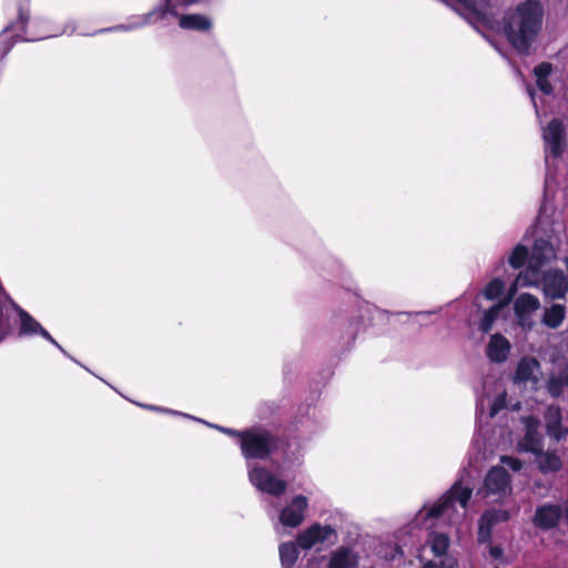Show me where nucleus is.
<instances>
[{
  "label": "nucleus",
  "mask_w": 568,
  "mask_h": 568,
  "mask_svg": "<svg viewBox=\"0 0 568 568\" xmlns=\"http://www.w3.org/2000/svg\"><path fill=\"white\" fill-rule=\"evenodd\" d=\"M545 9L540 0H524L503 17V31L519 54H529L544 24Z\"/></svg>",
  "instance_id": "1"
},
{
  "label": "nucleus",
  "mask_w": 568,
  "mask_h": 568,
  "mask_svg": "<svg viewBox=\"0 0 568 568\" xmlns=\"http://www.w3.org/2000/svg\"><path fill=\"white\" fill-rule=\"evenodd\" d=\"M287 446L285 436L274 434L264 426H253L246 428L241 453L245 459L266 460Z\"/></svg>",
  "instance_id": "2"
},
{
  "label": "nucleus",
  "mask_w": 568,
  "mask_h": 568,
  "mask_svg": "<svg viewBox=\"0 0 568 568\" xmlns=\"http://www.w3.org/2000/svg\"><path fill=\"white\" fill-rule=\"evenodd\" d=\"M551 245L545 240H536L529 254L526 271L519 273L516 282L521 286H530L535 284L540 275L541 267L547 263V253L550 252Z\"/></svg>",
  "instance_id": "3"
},
{
  "label": "nucleus",
  "mask_w": 568,
  "mask_h": 568,
  "mask_svg": "<svg viewBox=\"0 0 568 568\" xmlns=\"http://www.w3.org/2000/svg\"><path fill=\"white\" fill-rule=\"evenodd\" d=\"M7 300L10 303L12 310L17 314L20 321L18 335L20 337L23 336H33L40 335L49 343L54 345L58 349H60L63 354H67L64 348L52 337V335L26 310H23L19 304H17L10 295H7Z\"/></svg>",
  "instance_id": "4"
},
{
  "label": "nucleus",
  "mask_w": 568,
  "mask_h": 568,
  "mask_svg": "<svg viewBox=\"0 0 568 568\" xmlns=\"http://www.w3.org/2000/svg\"><path fill=\"white\" fill-rule=\"evenodd\" d=\"M510 519V513L503 508H489L485 510L478 519L477 542L480 545L489 544L493 538L494 528Z\"/></svg>",
  "instance_id": "5"
},
{
  "label": "nucleus",
  "mask_w": 568,
  "mask_h": 568,
  "mask_svg": "<svg viewBox=\"0 0 568 568\" xmlns=\"http://www.w3.org/2000/svg\"><path fill=\"white\" fill-rule=\"evenodd\" d=\"M251 483L261 491L278 497L286 490V483L275 477L264 467H255L250 474Z\"/></svg>",
  "instance_id": "6"
},
{
  "label": "nucleus",
  "mask_w": 568,
  "mask_h": 568,
  "mask_svg": "<svg viewBox=\"0 0 568 568\" xmlns=\"http://www.w3.org/2000/svg\"><path fill=\"white\" fill-rule=\"evenodd\" d=\"M332 537L334 538L332 541L333 544L337 538V532L331 525L322 526L320 523H315L305 530L298 532L296 542L300 548L310 550L316 544L328 541Z\"/></svg>",
  "instance_id": "7"
},
{
  "label": "nucleus",
  "mask_w": 568,
  "mask_h": 568,
  "mask_svg": "<svg viewBox=\"0 0 568 568\" xmlns=\"http://www.w3.org/2000/svg\"><path fill=\"white\" fill-rule=\"evenodd\" d=\"M562 518V507L559 504L545 503L536 507L531 523L535 528L548 531L558 527Z\"/></svg>",
  "instance_id": "8"
},
{
  "label": "nucleus",
  "mask_w": 568,
  "mask_h": 568,
  "mask_svg": "<svg viewBox=\"0 0 568 568\" xmlns=\"http://www.w3.org/2000/svg\"><path fill=\"white\" fill-rule=\"evenodd\" d=\"M546 148L554 159L560 158L565 152V126L560 119H552L542 131Z\"/></svg>",
  "instance_id": "9"
},
{
  "label": "nucleus",
  "mask_w": 568,
  "mask_h": 568,
  "mask_svg": "<svg viewBox=\"0 0 568 568\" xmlns=\"http://www.w3.org/2000/svg\"><path fill=\"white\" fill-rule=\"evenodd\" d=\"M539 420L537 417L530 415L525 418V435L518 442V447L521 452L542 454V438L538 433Z\"/></svg>",
  "instance_id": "10"
},
{
  "label": "nucleus",
  "mask_w": 568,
  "mask_h": 568,
  "mask_svg": "<svg viewBox=\"0 0 568 568\" xmlns=\"http://www.w3.org/2000/svg\"><path fill=\"white\" fill-rule=\"evenodd\" d=\"M308 507V500L304 495L295 496L291 504L280 513V521L283 526L296 528L305 519V511Z\"/></svg>",
  "instance_id": "11"
},
{
  "label": "nucleus",
  "mask_w": 568,
  "mask_h": 568,
  "mask_svg": "<svg viewBox=\"0 0 568 568\" xmlns=\"http://www.w3.org/2000/svg\"><path fill=\"white\" fill-rule=\"evenodd\" d=\"M484 486L488 494L506 495L511 489L510 475L504 467H493L485 477Z\"/></svg>",
  "instance_id": "12"
},
{
  "label": "nucleus",
  "mask_w": 568,
  "mask_h": 568,
  "mask_svg": "<svg viewBox=\"0 0 568 568\" xmlns=\"http://www.w3.org/2000/svg\"><path fill=\"white\" fill-rule=\"evenodd\" d=\"M30 0H18L16 3L18 19L12 21L4 30L6 31H14L19 37L29 41L41 39L42 37H34V34L28 32V23L30 21V10H29Z\"/></svg>",
  "instance_id": "13"
},
{
  "label": "nucleus",
  "mask_w": 568,
  "mask_h": 568,
  "mask_svg": "<svg viewBox=\"0 0 568 568\" xmlns=\"http://www.w3.org/2000/svg\"><path fill=\"white\" fill-rule=\"evenodd\" d=\"M544 292L552 300L565 297L568 292V280L562 271H551L544 275Z\"/></svg>",
  "instance_id": "14"
},
{
  "label": "nucleus",
  "mask_w": 568,
  "mask_h": 568,
  "mask_svg": "<svg viewBox=\"0 0 568 568\" xmlns=\"http://www.w3.org/2000/svg\"><path fill=\"white\" fill-rule=\"evenodd\" d=\"M546 432L556 440H561L568 435V428L562 426L561 409L559 406H549L545 413Z\"/></svg>",
  "instance_id": "15"
},
{
  "label": "nucleus",
  "mask_w": 568,
  "mask_h": 568,
  "mask_svg": "<svg viewBox=\"0 0 568 568\" xmlns=\"http://www.w3.org/2000/svg\"><path fill=\"white\" fill-rule=\"evenodd\" d=\"M510 348L509 341L504 335L496 333L490 336L486 355L494 363H503L507 359Z\"/></svg>",
  "instance_id": "16"
},
{
  "label": "nucleus",
  "mask_w": 568,
  "mask_h": 568,
  "mask_svg": "<svg viewBox=\"0 0 568 568\" xmlns=\"http://www.w3.org/2000/svg\"><path fill=\"white\" fill-rule=\"evenodd\" d=\"M357 557L347 547L335 550L328 561L327 568H356Z\"/></svg>",
  "instance_id": "17"
},
{
  "label": "nucleus",
  "mask_w": 568,
  "mask_h": 568,
  "mask_svg": "<svg viewBox=\"0 0 568 568\" xmlns=\"http://www.w3.org/2000/svg\"><path fill=\"white\" fill-rule=\"evenodd\" d=\"M551 72L552 64L547 61L539 63L532 70V73L536 77V85L545 95H550L554 92V88L548 80Z\"/></svg>",
  "instance_id": "18"
},
{
  "label": "nucleus",
  "mask_w": 568,
  "mask_h": 568,
  "mask_svg": "<svg viewBox=\"0 0 568 568\" xmlns=\"http://www.w3.org/2000/svg\"><path fill=\"white\" fill-rule=\"evenodd\" d=\"M473 489L468 486H463L462 480H456L452 487L445 493V496L452 504L458 503L463 508L468 506L471 498Z\"/></svg>",
  "instance_id": "19"
},
{
  "label": "nucleus",
  "mask_w": 568,
  "mask_h": 568,
  "mask_svg": "<svg viewBox=\"0 0 568 568\" xmlns=\"http://www.w3.org/2000/svg\"><path fill=\"white\" fill-rule=\"evenodd\" d=\"M179 26L185 30H196L206 32L211 30L212 22L207 17L203 14L193 13L181 16L179 20Z\"/></svg>",
  "instance_id": "20"
},
{
  "label": "nucleus",
  "mask_w": 568,
  "mask_h": 568,
  "mask_svg": "<svg viewBox=\"0 0 568 568\" xmlns=\"http://www.w3.org/2000/svg\"><path fill=\"white\" fill-rule=\"evenodd\" d=\"M539 366V363L534 357H523L516 367L515 382L527 383L534 378V372Z\"/></svg>",
  "instance_id": "21"
},
{
  "label": "nucleus",
  "mask_w": 568,
  "mask_h": 568,
  "mask_svg": "<svg viewBox=\"0 0 568 568\" xmlns=\"http://www.w3.org/2000/svg\"><path fill=\"white\" fill-rule=\"evenodd\" d=\"M539 306V300L530 293L520 294L514 303L515 313L519 317L537 311Z\"/></svg>",
  "instance_id": "22"
},
{
  "label": "nucleus",
  "mask_w": 568,
  "mask_h": 568,
  "mask_svg": "<svg viewBox=\"0 0 568 568\" xmlns=\"http://www.w3.org/2000/svg\"><path fill=\"white\" fill-rule=\"evenodd\" d=\"M565 316L566 307L561 304H552L545 308L541 321L547 327L556 329L562 324Z\"/></svg>",
  "instance_id": "23"
},
{
  "label": "nucleus",
  "mask_w": 568,
  "mask_h": 568,
  "mask_svg": "<svg viewBox=\"0 0 568 568\" xmlns=\"http://www.w3.org/2000/svg\"><path fill=\"white\" fill-rule=\"evenodd\" d=\"M540 458L538 469L542 474L557 473L562 468L561 458L554 452H544L542 454H536Z\"/></svg>",
  "instance_id": "24"
},
{
  "label": "nucleus",
  "mask_w": 568,
  "mask_h": 568,
  "mask_svg": "<svg viewBox=\"0 0 568 568\" xmlns=\"http://www.w3.org/2000/svg\"><path fill=\"white\" fill-rule=\"evenodd\" d=\"M11 305L6 306L0 301V343L13 333L14 321Z\"/></svg>",
  "instance_id": "25"
},
{
  "label": "nucleus",
  "mask_w": 568,
  "mask_h": 568,
  "mask_svg": "<svg viewBox=\"0 0 568 568\" xmlns=\"http://www.w3.org/2000/svg\"><path fill=\"white\" fill-rule=\"evenodd\" d=\"M298 545L292 541L280 545V559L283 568H293L298 558Z\"/></svg>",
  "instance_id": "26"
},
{
  "label": "nucleus",
  "mask_w": 568,
  "mask_h": 568,
  "mask_svg": "<svg viewBox=\"0 0 568 568\" xmlns=\"http://www.w3.org/2000/svg\"><path fill=\"white\" fill-rule=\"evenodd\" d=\"M503 308V304H495L486 310L479 322V331L483 333H489L493 329L494 323L499 316Z\"/></svg>",
  "instance_id": "27"
},
{
  "label": "nucleus",
  "mask_w": 568,
  "mask_h": 568,
  "mask_svg": "<svg viewBox=\"0 0 568 568\" xmlns=\"http://www.w3.org/2000/svg\"><path fill=\"white\" fill-rule=\"evenodd\" d=\"M528 260H529L528 248L523 244H518L513 250V252L508 258V263L513 268L518 270V268H521L526 263L528 264Z\"/></svg>",
  "instance_id": "28"
},
{
  "label": "nucleus",
  "mask_w": 568,
  "mask_h": 568,
  "mask_svg": "<svg viewBox=\"0 0 568 568\" xmlns=\"http://www.w3.org/2000/svg\"><path fill=\"white\" fill-rule=\"evenodd\" d=\"M465 10L474 14L477 19L485 18L486 1L485 0H455Z\"/></svg>",
  "instance_id": "29"
},
{
  "label": "nucleus",
  "mask_w": 568,
  "mask_h": 568,
  "mask_svg": "<svg viewBox=\"0 0 568 568\" xmlns=\"http://www.w3.org/2000/svg\"><path fill=\"white\" fill-rule=\"evenodd\" d=\"M452 506L445 494L428 509L425 518L435 519L442 517Z\"/></svg>",
  "instance_id": "30"
},
{
  "label": "nucleus",
  "mask_w": 568,
  "mask_h": 568,
  "mask_svg": "<svg viewBox=\"0 0 568 568\" xmlns=\"http://www.w3.org/2000/svg\"><path fill=\"white\" fill-rule=\"evenodd\" d=\"M504 291L505 283L500 278L496 277L486 284L484 288V296L489 301H494L501 296Z\"/></svg>",
  "instance_id": "31"
},
{
  "label": "nucleus",
  "mask_w": 568,
  "mask_h": 568,
  "mask_svg": "<svg viewBox=\"0 0 568 568\" xmlns=\"http://www.w3.org/2000/svg\"><path fill=\"white\" fill-rule=\"evenodd\" d=\"M449 547V539L444 534H437L432 541V550L436 556H444Z\"/></svg>",
  "instance_id": "32"
},
{
  "label": "nucleus",
  "mask_w": 568,
  "mask_h": 568,
  "mask_svg": "<svg viewBox=\"0 0 568 568\" xmlns=\"http://www.w3.org/2000/svg\"><path fill=\"white\" fill-rule=\"evenodd\" d=\"M547 388L552 397H559L562 394L565 386L557 378L551 376L548 381Z\"/></svg>",
  "instance_id": "33"
},
{
  "label": "nucleus",
  "mask_w": 568,
  "mask_h": 568,
  "mask_svg": "<svg viewBox=\"0 0 568 568\" xmlns=\"http://www.w3.org/2000/svg\"><path fill=\"white\" fill-rule=\"evenodd\" d=\"M501 462L514 471H519L524 466L523 462L519 458L511 456L501 457Z\"/></svg>",
  "instance_id": "34"
},
{
  "label": "nucleus",
  "mask_w": 568,
  "mask_h": 568,
  "mask_svg": "<svg viewBox=\"0 0 568 568\" xmlns=\"http://www.w3.org/2000/svg\"><path fill=\"white\" fill-rule=\"evenodd\" d=\"M219 429L231 437L237 438L240 447L242 446L244 434H246V429L237 430L229 427H219Z\"/></svg>",
  "instance_id": "35"
},
{
  "label": "nucleus",
  "mask_w": 568,
  "mask_h": 568,
  "mask_svg": "<svg viewBox=\"0 0 568 568\" xmlns=\"http://www.w3.org/2000/svg\"><path fill=\"white\" fill-rule=\"evenodd\" d=\"M489 545V554L494 559H501L504 556V549L499 545H491V541Z\"/></svg>",
  "instance_id": "36"
},
{
  "label": "nucleus",
  "mask_w": 568,
  "mask_h": 568,
  "mask_svg": "<svg viewBox=\"0 0 568 568\" xmlns=\"http://www.w3.org/2000/svg\"><path fill=\"white\" fill-rule=\"evenodd\" d=\"M557 378L565 387H568V363L559 371Z\"/></svg>",
  "instance_id": "37"
},
{
  "label": "nucleus",
  "mask_w": 568,
  "mask_h": 568,
  "mask_svg": "<svg viewBox=\"0 0 568 568\" xmlns=\"http://www.w3.org/2000/svg\"><path fill=\"white\" fill-rule=\"evenodd\" d=\"M165 11L171 13V14H176L175 7L171 6L170 1L166 2Z\"/></svg>",
  "instance_id": "38"
},
{
  "label": "nucleus",
  "mask_w": 568,
  "mask_h": 568,
  "mask_svg": "<svg viewBox=\"0 0 568 568\" xmlns=\"http://www.w3.org/2000/svg\"><path fill=\"white\" fill-rule=\"evenodd\" d=\"M434 568H453V566L452 565L447 566L444 562H440V564L434 562Z\"/></svg>",
  "instance_id": "39"
},
{
  "label": "nucleus",
  "mask_w": 568,
  "mask_h": 568,
  "mask_svg": "<svg viewBox=\"0 0 568 568\" xmlns=\"http://www.w3.org/2000/svg\"><path fill=\"white\" fill-rule=\"evenodd\" d=\"M500 406H498L497 402L494 404V406L491 407V412L490 414L494 415L495 413H497V410L499 409Z\"/></svg>",
  "instance_id": "40"
},
{
  "label": "nucleus",
  "mask_w": 568,
  "mask_h": 568,
  "mask_svg": "<svg viewBox=\"0 0 568 568\" xmlns=\"http://www.w3.org/2000/svg\"><path fill=\"white\" fill-rule=\"evenodd\" d=\"M187 3H194L196 2L197 0H185Z\"/></svg>",
  "instance_id": "41"
}]
</instances>
